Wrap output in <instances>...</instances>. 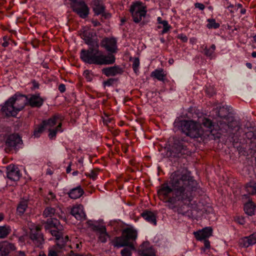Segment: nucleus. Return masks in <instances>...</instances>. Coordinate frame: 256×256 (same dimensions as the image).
Listing matches in <instances>:
<instances>
[{"label":"nucleus","instance_id":"obj_1","mask_svg":"<svg viewBox=\"0 0 256 256\" xmlns=\"http://www.w3.org/2000/svg\"><path fill=\"white\" fill-rule=\"evenodd\" d=\"M230 107L216 106L213 108L212 120L208 118L199 120L198 122L192 120L177 118L174 125L176 130L180 131L184 136H178L170 142L168 151L170 156L186 158L191 154L189 139L198 142L218 140L225 144H230L240 155L254 158L256 172V127L246 124V130L243 132L239 122L230 114Z\"/></svg>","mask_w":256,"mask_h":256},{"label":"nucleus","instance_id":"obj_2","mask_svg":"<svg viewBox=\"0 0 256 256\" xmlns=\"http://www.w3.org/2000/svg\"><path fill=\"white\" fill-rule=\"evenodd\" d=\"M170 184L172 188L164 183L158 194L170 208L182 214L190 208H196L200 202L199 198L204 192L190 172H175Z\"/></svg>","mask_w":256,"mask_h":256},{"label":"nucleus","instance_id":"obj_3","mask_svg":"<svg viewBox=\"0 0 256 256\" xmlns=\"http://www.w3.org/2000/svg\"><path fill=\"white\" fill-rule=\"evenodd\" d=\"M82 38L86 44L88 46V50L82 49L80 53V58L84 63L92 64H112L114 61L112 56H104L99 50L100 44L96 34L92 32L84 31Z\"/></svg>","mask_w":256,"mask_h":256},{"label":"nucleus","instance_id":"obj_4","mask_svg":"<svg viewBox=\"0 0 256 256\" xmlns=\"http://www.w3.org/2000/svg\"><path fill=\"white\" fill-rule=\"evenodd\" d=\"M56 208L51 206H46L42 213L44 218H50L45 223L46 230L54 238L56 244L59 248H62L68 240V236H64L62 232V226L60 221L52 217L55 216Z\"/></svg>","mask_w":256,"mask_h":256},{"label":"nucleus","instance_id":"obj_5","mask_svg":"<svg viewBox=\"0 0 256 256\" xmlns=\"http://www.w3.org/2000/svg\"><path fill=\"white\" fill-rule=\"evenodd\" d=\"M27 100L28 95L16 92L0 105V116L4 118H16L18 113L28 106Z\"/></svg>","mask_w":256,"mask_h":256},{"label":"nucleus","instance_id":"obj_6","mask_svg":"<svg viewBox=\"0 0 256 256\" xmlns=\"http://www.w3.org/2000/svg\"><path fill=\"white\" fill-rule=\"evenodd\" d=\"M5 150L8 152H16L22 148L23 141L22 136L18 133L7 134L4 136Z\"/></svg>","mask_w":256,"mask_h":256},{"label":"nucleus","instance_id":"obj_7","mask_svg":"<svg viewBox=\"0 0 256 256\" xmlns=\"http://www.w3.org/2000/svg\"><path fill=\"white\" fill-rule=\"evenodd\" d=\"M27 234L31 244L40 248H43L44 238L40 226L34 224H30Z\"/></svg>","mask_w":256,"mask_h":256},{"label":"nucleus","instance_id":"obj_8","mask_svg":"<svg viewBox=\"0 0 256 256\" xmlns=\"http://www.w3.org/2000/svg\"><path fill=\"white\" fill-rule=\"evenodd\" d=\"M88 226L96 232L98 237V240L102 243L107 242L110 235L106 231V226L104 220L100 219L98 220H88Z\"/></svg>","mask_w":256,"mask_h":256},{"label":"nucleus","instance_id":"obj_9","mask_svg":"<svg viewBox=\"0 0 256 256\" xmlns=\"http://www.w3.org/2000/svg\"><path fill=\"white\" fill-rule=\"evenodd\" d=\"M100 46L108 52V54H104V56H112L114 57V61L112 64H94L97 66H107L114 64L116 60V58L114 54L117 53L118 50L116 39L114 37H105L101 40Z\"/></svg>","mask_w":256,"mask_h":256},{"label":"nucleus","instance_id":"obj_10","mask_svg":"<svg viewBox=\"0 0 256 256\" xmlns=\"http://www.w3.org/2000/svg\"><path fill=\"white\" fill-rule=\"evenodd\" d=\"M130 12L134 22L138 24L145 17L147 12L146 7L140 1L133 2L130 6Z\"/></svg>","mask_w":256,"mask_h":256},{"label":"nucleus","instance_id":"obj_11","mask_svg":"<svg viewBox=\"0 0 256 256\" xmlns=\"http://www.w3.org/2000/svg\"><path fill=\"white\" fill-rule=\"evenodd\" d=\"M212 232L213 230L211 227L206 226L202 230L194 232V235L198 240L203 241L204 246V252L210 249V242L208 238L212 236Z\"/></svg>","mask_w":256,"mask_h":256},{"label":"nucleus","instance_id":"obj_12","mask_svg":"<svg viewBox=\"0 0 256 256\" xmlns=\"http://www.w3.org/2000/svg\"><path fill=\"white\" fill-rule=\"evenodd\" d=\"M46 98H42L39 92L28 94L27 105L32 108H40L44 104Z\"/></svg>","mask_w":256,"mask_h":256},{"label":"nucleus","instance_id":"obj_13","mask_svg":"<svg viewBox=\"0 0 256 256\" xmlns=\"http://www.w3.org/2000/svg\"><path fill=\"white\" fill-rule=\"evenodd\" d=\"M73 11L80 18L85 19L90 14V8L83 0H81L74 8Z\"/></svg>","mask_w":256,"mask_h":256},{"label":"nucleus","instance_id":"obj_14","mask_svg":"<svg viewBox=\"0 0 256 256\" xmlns=\"http://www.w3.org/2000/svg\"><path fill=\"white\" fill-rule=\"evenodd\" d=\"M16 250L15 245L8 240L0 242V256H10Z\"/></svg>","mask_w":256,"mask_h":256},{"label":"nucleus","instance_id":"obj_15","mask_svg":"<svg viewBox=\"0 0 256 256\" xmlns=\"http://www.w3.org/2000/svg\"><path fill=\"white\" fill-rule=\"evenodd\" d=\"M6 176L12 180L18 181L20 180L22 174L17 166L10 164L6 167Z\"/></svg>","mask_w":256,"mask_h":256},{"label":"nucleus","instance_id":"obj_16","mask_svg":"<svg viewBox=\"0 0 256 256\" xmlns=\"http://www.w3.org/2000/svg\"><path fill=\"white\" fill-rule=\"evenodd\" d=\"M124 70L119 65H114L112 66H108L103 68L102 72L107 77L114 76L118 74H122Z\"/></svg>","mask_w":256,"mask_h":256},{"label":"nucleus","instance_id":"obj_17","mask_svg":"<svg viewBox=\"0 0 256 256\" xmlns=\"http://www.w3.org/2000/svg\"><path fill=\"white\" fill-rule=\"evenodd\" d=\"M70 214L78 220H84L86 218L84 207L82 204L74 206L70 210Z\"/></svg>","mask_w":256,"mask_h":256},{"label":"nucleus","instance_id":"obj_18","mask_svg":"<svg viewBox=\"0 0 256 256\" xmlns=\"http://www.w3.org/2000/svg\"><path fill=\"white\" fill-rule=\"evenodd\" d=\"M256 244V232L248 236L242 238L240 240V244L243 248H248Z\"/></svg>","mask_w":256,"mask_h":256},{"label":"nucleus","instance_id":"obj_19","mask_svg":"<svg viewBox=\"0 0 256 256\" xmlns=\"http://www.w3.org/2000/svg\"><path fill=\"white\" fill-rule=\"evenodd\" d=\"M64 118L60 114H56L53 115L48 120H42V122L46 128L48 126L49 128H52L57 124H58L60 122H62Z\"/></svg>","mask_w":256,"mask_h":256},{"label":"nucleus","instance_id":"obj_20","mask_svg":"<svg viewBox=\"0 0 256 256\" xmlns=\"http://www.w3.org/2000/svg\"><path fill=\"white\" fill-rule=\"evenodd\" d=\"M138 253L140 256H156L154 250L147 242L143 243L140 246Z\"/></svg>","mask_w":256,"mask_h":256},{"label":"nucleus","instance_id":"obj_21","mask_svg":"<svg viewBox=\"0 0 256 256\" xmlns=\"http://www.w3.org/2000/svg\"><path fill=\"white\" fill-rule=\"evenodd\" d=\"M151 76L157 79L158 80L163 82L164 84H166V82H169L166 78V74H164V69L162 68H157L152 72Z\"/></svg>","mask_w":256,"mask_h":256},{"label":"nucleus","instance_id":"obj_22","mask_svg":"<svg viewBox=\"0 0 256 256\" xmlns=\"http://www.w3.org/2000/svg\"><path fill=\"white\" fill-rule=\"evenodd\" d=\"M141 216L146 222L154 226L156 225V214L148 210H144L141 214Z\"/></svg>","mask_w":256,"mask_h":256},{"label":"nucleus","instance_id":"obj_23","mask_svg":"<svg viewBox=\"0 0 256 256\" xmlns=\"http://www.w3.org/2000/svg\"><path fill=\"white\" fill-rule=\"evenodd\" d=\"M66 194L71 199L76 200L84 194V190L80 186H78L70 189Z\"/></svg>","mask_w":256,"mask_h":256},{"label":"nucleus","instance_id":"obj_24","mask_svg":"<svg viewBox=\"0 0 256 256\" xmlns=\"http://www.w3.org/2000/svg\"><path fill=\"white\" fill-rule=\"evenodd\" d=\"M244 210L246 214L252 216L256 212V204L254 202H246L244 204Z\"/></svg>","mask_w":256,"mask_h":256},{"label":"nucleus","instance_id":"obj_25","mask_svg":"<svg viewBox=\"0 0 256 256\" xmlns=\"http://www.w3.org/2000/svg\"><path fill=\"white\" fill-rule=\"evenodd\" d=\"M123 236L129 244L130 241H133L136 240L137 234L135 230L128 228L124 230Z\"/></svg>","mask_w":256,"mask_h":256},{"label":"nucleus","instance_id":"obj_26","mask_svg":"<svg viewBox=\"0 0 256 256\" xmlns=\"http://www.w3.org/2000/svg\"><path fill=\"white\" fill-rule=\"evenodd\" d=\"M202 48L203 52L206 56L209 58L210 60L215 58L216 54L214 52L216 49V46L214 44H212L210 47L203 46Z\"/></svg>","mask_w":256,"mask_h":256},{"label":"nucleus","instance_id":"obj_27","mask_svg":"<svg viewBox=\"0 0 256 256\" xmlns=\"http://www.w3.org/2000/svg\"><path fill=\"white\" fill-rule=\"evenodd\" d=\"M62 122H59L57 126L54 128H48V131L49 132L48 137L50 139L53 140L56 138V134L58 132H62L63 129L62 128Z\"/></svg>","mask_w":256,"mask_h":256},{"label":"nucleus","instance_id":"obj_28","mask_svg":"<svg viewBox=\"0 0 256 256\" xmlns=\"http://www.w3.org/2000/svg\"><path fill=\"white\" fill-rule=\"evenodd\" d=\"M113 244L114 247L120 248L128 245L126 240L122 236H117L113 240Z\"/></svg>","mask_w":256,"mask_h":256},{"label":"nucleus","instance_id":"obj_29","mask_svg":"<svg viewBox=\"0 0 256 256\" xmlns=\"http://www.w3.org/2000/svg\"><path fill=\"white\" fill-rule=\"evenodd\" d=\"M245 189L247 193L251 195L256 194V182L254 180H251L246 184Z\"/></svg>","mask_w":256,"mask_h":256},{"label":"nucleus","instance_id":"obj_30","mask_svg":"<svg viewBox=\"0 0 256 256\" xmlns=\"http://www.w3.org/2000/svg\"><path fill=\"white\" fill-rule=\"evenodd\" d=\"M28 202L26 200H21L16 208V213L20 216H22L24 214L28 208Z\"/></svg>","mask_w":256,"mask_h":256},{"label":"nucleus","instance_id":"obj_31","mask_svg":"<svg viewBox=\"0 0 256 256\" xmlns=\"http://www.w3.org/2000/svg\"><path fill=\"white\" fill-rule=\"evenodd\" d=\"M46 129V126L42 122V123L35 128L34 132V136L35 138H38Z\"/></svg>","mask_w":256,"mask_h":256},{"label":"nucleus","instance_id":"obj_32","mask_svg":"<svg viewBox=\"0 0 256 256\" xmlns=\"http://www.w3.org/2000/svg\"><path fill=\"white\" fill-rule=\"evenodd\" d=\"M11 232L10 226L4 225L0 226V238H4L6 237Z\"/></svg>","mask_w":256,"mask_h":256},{"label":"nucleus","instance_id":"obj_33","mask_svg":"<svg viewBox=\"0 0 256 256\" xmlns=\"http://www.w3.org/2000/svg\"><path fill=\"white\" fill-rule=\"evenodd\" d=\"M206 22H208L206 26L208 29H217L220 28V24L216 22V20L214 18H208L206 20Z\"/></svg>","mask_w":256,"mask_h":256},{"label":"nucleus","instance_id":"obj_34","mask_svg":"<svg viewBox=\"0 0 256 256\" xmlns=\"http://www.w3.org/2000/svg\"><path fill=\"white\" fill-rule=\"evenodd\" d=\"M105 10V7L102 4H98L94 8V11L96 15L102 14Z\"/></svg>","mask_w":256,"mask_h":256},{"label":"nucleus","instance_id":"obj_35","mask_svg":"<svg viewBox=\"0 0 256 256\" xmlns=\"http://www.w3.org/2000/svg\"><path fill=\"white\" fill-rule=\"evenodd\" d=\"M118 81V79L116 78H110L102 82L105 88L106 86H112L115 82Z\"/></svg>","mask_w":256,"mask_h":256},{"label":"nucleus","instance_id":"obj_36","mask_svg":"<svg viewBox=\"0 0 256 256\" xmlns=\"http://www.w3.org/2000/svg\"><path fill=\"white\" fill-rule=\"evenodd\" d=\"M85 174L87 177H89L93 180H96L98 178V172L95 170H92L90 173L86 172Z\"/></svg>","mask_w":256,"mask_h":256},{"label":"nucleus","instance_id":"obj_37","mask_svg":"<svg viewBox=\"0 0 256 256\" xmlns=\"http://www.w3.org/2000/svg\"><path fill=\"white\" fill-rule=\"evenodd\" d=\"M140 60L138 58H136L132 62V69L134 72L136 74L138 72V68L140 66Z\"/></svg>","mask_w":256,"mask_h":256},{"label":"nucleus","instance_id":"obj_38","mask_svg":"<svg viewBox=\"0 0 256 256\" xmlns=\"http://www.w3.org/2000/svg\"><path fill=\"white\" fill-rule=\"evenodd\" d=\"M122 256H132V252L130 248H125L121 250Z\"/></svg>","mask_w":256,"mask_h":256},{"label":"nucleus","instance_id":"obj_39","mask_svg":"<svg viewBox=\"0 0 256 256\" xmlns=\"http://www.w3.org/2000/svg\"><path fill=\"white\" fill-rule=\"evenodd\" d=\"M250 194H248V193L242 194V201L244 204L246 202H252V198L250 196Z\"/></svg>","mask_w":256,"mask_h":256},{"label":"nucleus","instance_id":"obj_40","mask_svg":"<svg viewBox=\"0 0 256 256\" xmlns=\"http://www.w3.org/2000/svg\"><path fill=\"white\" fill-rule=\"evenodd\" d=\"M157 22L158 24H162L163 26H166V25L168 26V24L167 20H163L160 16L158 17Z\"/></svg>","mask_w":256,"mask_h":256},{"label":"nucleus","instance_id":"obj_41","mask_svg":"<svg viewBox=\"0 0 256 256\" xmlns=\"http://www.w3.org/2000/svg\"><path fill=\"white\" fill-rule=\"evenodd\" d=\"M48 256H58V255L56 250L50 248L48 251Z\"/></svg>","mask_w":256,"mask_h":256},{"label":"nucleus","instance_id":"obj_42","mask_svg":"<svg viewBox=\"0 0 256 256\" xmlns=\"http://www.w3.org/2000/svg\"><path fill=\"white\" fill-rule=\"evenodd\" d=\"M194 6L195 8H198L200 10H203L205 8L204 5L202 3L196 2Z\"/></svg>","mask_w":256,"mask_h":256},{"label":"nucleus","instance_id":"obj_43","mask_svg":"<svg viewBox=\"0 0 256 256\" xmlns=\"http://www.w3.org/2000/svg\"><path fill=\"white\" fill-rule=\"evenodd\" d=\"M206 92L207 94L210 97L214 96L216 94V92L213 88H208L206 90Z\"/></svg>","mask_w":256,"mask_h":256},{"label":"nucleus","instance_id":"obj_44","mask_svg":"<svg viewBox=\"0 0 256 256\" xmlns=\"http://www.w3.org/2000/svg\"><path fill=\"white\" fill-rule=\"evenodd\" d=\"M32 89L36 90L38 89L40 87V84L36 80H33L32 82Z\"/></svg>","mask_w":256,"mask_h":256},{"label":"nucleus","instance_id":"obj_45","mask_svg":"<svg viewBox=\"0 0 256 256\" xmlns=\"http://www.w3.org/2000/svg\"><path fill=\"white\" fill-rule=\"evenodd\" d=\"M171 28V26L168 24V26H163V30L162 31V34H164L167 33L169 30Z\"/></svg>","mask_w":256,"mask_h":256},{"label":"nucleus","instance_id":"obj_46","mask_svg":"<svg viewBox=\"0 0 256 256\" xmlns=\"http://www.w3.org/2000/svg\"><path fill=\"white\" fill-rule=\"evenodd\" d=\"M58 90L61 92L63 93L66 91V86L64 84H60L58 87Z\"/></svg>","mask_w":256,"mask_h":256},{"label":"nucleus","instance_id":"obj_47","mask_svg":"<svg viewBox=\"0 0 256 256\" xmlns=\"http://www.w3.org/2000/svg\"><path fill=\"white\" fill-rule=\"evenodd\" d=\"M236 221L241 225H244L245 224V220L244 218L238 217L236 220Z\"/></svg>","mask_w":256,"mask_h":256},{"label":"nucleus","instance_id":"obj_48","mask_svg":"<svg viewBox=\"0 0 256 256\" xmlns=\"http://www.w3.org/2000/svg\"><path fill=\"white\" fill-rule=\"evenodd\" d=\"M178 38L184 42H187L188 40V37L184 34H180L178 36Z\"/></svg>","mask_w":256,"mask_h":256},{"label":"nucleus","instance_id":"obj_49","mask_svg":"<svg viewBox=\"0 0 256 256\" xmlns=\"http://www.w3.org/2000/svg\"><path fill=\"white\" fill-rule=\"evenodd\" d=\"M112 119L107 116L106 118H104L103 122L104 124H108L112 122Z\"/></svg>","mask_w":256,"mask_h":256},{"label":"nucleus","instance_id":"obj_50","mask_svg":"<svg viewBox=\"0 0 256 256\" xmlns=\"http://www.w3.org/2000/svg\"><path fill=\"white\" fill-rule=\"evenodd\" d=\"M72 3V8L74 7L81 0H69Z\"/></svg>","mask_w":256,"mask_h":256},{"label":"nucleus","instance_id":"obj_51","mask_svg":"<svg viewBox=\"0 0 256 256\" xmlns=\"http://www.w3.org/2000/svg\"><path fill=\"white\" fill-rule=\"evenodd\" d=\"M102 17H104L105 19H108L110 18L111 16L110 14V13H106L104 11V13L102 14Z\"/></svg>","mask_w":256,"mask_h":256},{"label":"nucleus","instance_id":"obj_52","mask_svg":"<svg viewBox=\"0 0 256 256\" xmlns=\"http://www.w3.org/2000/svg\"><path fill=\"white\" fill-rule=\"evenodd\" d=\"M93 26L95 27L100 26V23L97 20H94L92 21Z\"/></svg>","mask_w":256,"mask_h":256},{"label":"nucleus","instance_id":"obj_53","mask_svg":"<svg viewBox=\"0 0 256 256\" xmlns=\"http://www.w3.org/2000/svg\"><path fill=\"white\" fill-rule=\"evenodd\" d=\"M85 75H86V77L87 79H88L90 78V72L88 70H86L84 71V72Z\"/></svg>","mask_w":256,"mask_h":256},{"label":"nucleus","instance_id":"obj_54","mask_svg":"<svg viewBox=\"0 0 256 256\" xmlns=\"http://www.w3.org/2000/svg\"><path fill=\"white\" fill-rule=\"evenodd\" d=\"M16 256H26L24 252L19 251Z\"/></svg>","mask_w":256,"mask_h":256},{"label":"nucleus","instance_id":"obj_55","mask_svg":"<svg viewBox=\"0 0 256 256\" xmlns=\"http://www.w3.org/2000/svg\"><path fill=\"white\" fill-rule=\"evenodd\" d=\"M72 170V168H71V165L70 164L68 165V166L66 168V173L68 174L70 173Z\"/></svg>","mask_w":256,"mask_h":256},{"label":"nucleus","instance_id":"obj_56","mask_svg":"<svg viewBox=\"0 0 256 256\" xmlns=\"http://www.w3.org/2000/svg\"><path fill=\"white\" fill-rule=\"evenodd\" d=\"M54 172L50 169H48L46 172V174L48 175H52Z\"/></svg>","mask_w":256,"mask_h":256},{"label":"nucleus","instance_id":"obj_57","mask_svg":"<svg viewBox=\"0 0 256 256\" xmlns=\"http://www.w3.org/2000/svg\"><path fill=\"white\" fill-rule=\"evenodd\" d=\"M9 44V43L8 42H6V41H4L2 44V46H4V47H7Z\"/></svg>","mask_w":256,"mask_h":256},{"label":"nucleus","instance_id":"obj_58","mask_svg":"<svg viewBox=\"0 0 256 256\" xmlns=\"http://www.w3.org/2000/svg\"><path fill=\"white\" fill-rule=\"evenodd\" d=\"M246 67L250 69L252 68V64L250 62H246Z\"/></svg>","mask_w":256,"mask_h":256},{"label":"nucleus","instance_id":"obj_59","mask_svg":"<svg viewBox=\"0 0 256 256\" xmlns=\"http://www.w3.org/2000/svg\"><path fill=\"white\" fill-rule=\"evenodd\" d=\"M175 90L174 88V84H172V86H170V90H169V92H173Z\"/></svg>","mask_w":256,"mask_h":256},{"label":"nucleus","instance_id":"obj_60","mask_svg":"<svg viewBox=\"0 0 256 256\" xmlns=\"http://www.w3.org/2000/svg\"><path fill=\"white\" fill-rule=\"evenodd\" d=\"M6 2V0H0V6H4Z\"/></svg>","mask_w":256,"mask_h":256},{"label":"nucleus","instance_id":"obj_61","mask_svg":"<svg viewBox=\"0 0 256 256\" xmlns=\"http://www.w3.org/2000/svg\"><path fill=\"white\" fill-rule=\"evenodd\" d=\"M234 7V4H230L227 6V9H228V10H231L232 8Z\"/></svg>","mask_w":256,"mask_h":256},{"label":"nucleus","instance_id":"obj_62","mask_svg":"<svg viewBox=\"0 0 256 256\" xmlns=\"http://www.w3.org/2000/svg\"><path fill=\"white\" fill-rule=\"evenodd\" d=\"M49 195L52 198H54L56 196L52 192H49Z\"/></svg>","mask_w":256,"mask_h":256},{"label":"nucleus","instance_id":"obj_63","mask_svg":"<svg viewBox=\"0 0 256 256\" xmlns=\"http://www.w3.org/2000/svg\"><path fill=\"white\" fill-rule=\"evenodd\" d=\"M246 12V10L244 8H242L240 10V13L242 14H244Z\"/></svg>","mask_w":256,"mask_h":256},{"label":"nucleus","instance_id":"obj_64","mask_svg":"<svg viewBox=\"0 0 256 256\" xmlns=\"http://www.w3.org/2000/svg\"><path fill=\"white\" fill-rule=\"evenodd\" d=\"M38 256H46V255L42 251L40 252Z\"/></svg>","mask_w":256,"mask_h":256}]
</instances>
